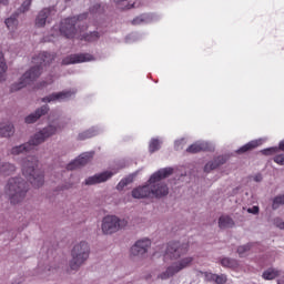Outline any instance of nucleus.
I'll return each mask as SVG.
<instances>
[{
    "label": "nucleus",
    "mask_w": 284,
    "mask_h": 284,
    "mask_svg": "<svg viewBox=\"0 0 284 284\" xmlns=\"http://www.w3.org/2000/svg\"><path fill=\"white\" fill-rule=\"evenodd\" d=\"M69 187H72V184H69V185L65 186L67 190H68Z\"/></svg>",
    "instance_id": "48"
},
{
    "label": "nucleus",
    "mask_w": 284,
    "mask_h": 284,
    "mask_svg": "<svg viewBox=\"0 0 284 284\" xmlns=\"http://www.w3.org/2000/svg\"><path fill=\"white\" fill-rule=\"evenodd\" d=\"M190 252V245L183 242H171L168 244L165 256L171 258L173 262L166 267L165 271L158 274L159 281H169L172 276H176L179 272L187 270L192 263H194V257L185 255Z\"/></svg>",
    "instance_id": "1"
},
{
    "label": "nucleus",
    "mask_w": 284,
    "mask_h": 284,
    "mask_svg": "<svg viewBox=\"0 0 284 284\" xmlns=\"http://www.w3.org/2000/svg\"><path fill=\"white\" fill-rule=\"evenodd\" d=\"M274 163L277 165H284V153L277 154L273 158Z\"/></svg>",
    "instance_id": "39"
},
{
    "label": "nucleus",
    "mask_w": 284,
    "mask_h": 284,
    "mask_svg": "<svg viewBox=\"0 0 284 284\" xmlns=\"http://www.w3.org/2000/svg\"><path fill=\"white\" fill-rule=\"evenodd\" d=\"M214 284H225L227 283V275L225 274H215V281L213 282Z\"/></svg>",
    "instance_id": "36"
},
{
    "label": "nucleus",
    "mask_w": 284,
    "mask_h": 284,
    "mask_svg": "<svg viewBox=\"0 0 284 284\" xmlns=\"http://www.w3.org/2000/svg\"><path fill=\"white\" fill-rule=\"evenodd\" d=\"M134 181V174L132 175H129L124 179H122L118 185H116V190L121 191L123 190L124 187H128V185H130V183H132Z\"/></svg>",
    "instance_id": "29"
},
{
    "label": "nucleus",
    "mask_w": 284,
    "mask_h": 284,
    "mask_svg": "<svg viewBox=\"0 0 284 284\" xmlns=\"http://www.w3.org/2000/svg\"><path fill=\"white\" fill-rule=\"evenodd\" d=\"M103 130L99 126H92L85 131H82L78 134V141H85L92 139L93 136H99Z\"/></svg>",
    "instance_id": "19"
},
{
    "label": "nucleus",
    "mask_w": 284,
    "mask_h": 284,
    "mask_svg": "<svg viewBox=\"0 0 284 284\" xmlns=\"http://www.w3.org/2000/svg\"><path fill=\"white\" fill-rule=\"evenodd\" d=\"M80 37H83L85 41H98V39L101 37V34L98 31H93L91 33H87L85 36L80 34Z\"/></svg>",
    "instance_id": "31"
},
{
    "label": "nucleus",
    "mask_w": 284,
    "mask_h": 284,
    "mask_svg": "<svg viewBox=\"0 0 284 284\" xmlns=\"http://www.w3.org/2000/svg\"><path fill=\"white\" fill-rule=\"evenodd\" d=\"M141 23H150V16L142 14L133 20L134 26H139Z\"/></svg>",
    "instance_id": "32"
},
{
    "label": "nucleus",
    "mask_w": 284,
    "mask_h": 284,
    "mask_svg": "<svg viewBox=\"0 0 284 284\" xmlns=\"http://www.w3.org/2000/svg\"><path fill=\"white\" fill-rule=\"evenodd\" d=\"M97 10H101V6L97 4L95 6Z\"/></svg>",
    "instance_id": "47"
},
{
    "label": "nucleus",
    "mask_w": 284,
    "mask_h": 284,
    "mask_svg": "<svg viewBox=\"0 0 284 284\" xmlns=\"http://www.w3.org/2000/svg\"><path fill=\"white\" fill-rule=\"evenodd\" d=\"M55 10L54 7L44 8L42 9L36 19V26L37 28H43L47 23H50V17L54 14Z\"/></svg>",
    "instance_id": "16"
},
{
    "label": "nucleus",
    "mask_w": 284,
    "mask_h": 284,
    "mask_svg": "<svg viewBox=\"0 0 284 284\" xmlns=\"http://www.w3.org/2000/svg\"><path fill=\"white\" fill-rule=\"evenodd\" d=\"M130 8H134V4H131L130 7H128V9H130Z\"/></svg>",
    "instance_id": "49"
},
{
    "label": "nucleus",
    "mask_w": 284,
    "mask_h": 284,
    "mask_svg": "<svg viewBox=\"0 0 284 284\" xmlns=\"http://www.w3.org/2000/svg\"><path fill=\"white\" fill-rule=\"evenodd\" d=\"M172 174H174V169L164 168L154 172L150 176L149 183L151 187L152 199H161V196H168V194H170V189L168 187V184H165V182H163L162 180L168 179V176H172Z\"/></svg>",
    "instance_id": "6"
},
{
    "label": "nucleus",
    "mask_w": 284,
    "mask_h": 284,
    "mask_svg": "<svg viewBox=\"0 0 284 284\" xmlns=\"http://www.w3.org/2000/svg\"><path fill=\"white\" fill-rule=\"evenodd\" d=\"M226 161H227V158L221 155V156L216 158L215 160L206 163L204 166V172H212V170H216V168H219V165H223V163H225Z\"/></svg>",
    "instance_id": "22"
},
{
    "label": "nucleus",
    "mask_w": 284,
    "mask_h": 284,
    "mask_svg": "<svg viewBox=\"0 0 284 284\" xmlns=\"http://www.w3.org/2000/svg\"><path fill=\"white\" fill-rule=\"evenodd\" d=\"M39 168V158L29 155L22 161V174L33 187H43L45 174Z\"/></svg>",
    "instance_id": "4"
},
{
    "label": "nucleus",
    "mask_w": 284,
    "mask_h": 284,
    "mask_svg": "<svg viewBox=\"0 0 284 284\" xmlns=\"http://www.w3.org/2000/svg\"><path fill=\"white\" fill-rule=\"evenodd\" d=\"M131 196L133 199H152V191L150 186V180L140 186L132 190Z\"/></svg>",
    "instance_id": "15"
},
{
    "label": "nucleus",
    "mask_w": 284,
    "mask_h": 284,
    "mask_svg": "<svg viewBox=\"0 0 284 284\" xmlns=\"http://www.w3.org/2000/svg\"><path fill=\"white\" fill-rule=\"evenodd\" d=\"M90 243L87 241L75 242L71 248V260L69 267L72 272H79L82 265L90 258Z\"/></svg>",
    "instance_id": "7"
},
{
    "label": "nucleus",
    "mask_w": 284,
    "mask_h": 284,
    "mask_svg": "<svg viewBox=\"0 0 284 284\" xmlns=\"http://www.w3.org/2000/svg\"><path fill=\"white\" fill-rule=\"evenodd\" d=\"M4 23H6L9 32H17V29L19 28V19H17V13L7 18L4 20Z\"/></svg>",
    "instance_id": "24"
},
{
    "label": "nucleus",
    "mask_w": 284,
    "mask_h": 284,
    "mask_svg": "<svg viewBox=\"0 0 284 284\" xmlns=\"http://www.w3.org/2000/svg\"><path fill=\"white\" fill-rule=\"evenodd\" d=\"M94 156V152H85L82 153L80 156H78L75 160L70 162L67 165L68 170H77L78 168H81L83 165H87V163H90L92 161V158Z\"/></svg>",
    "instance_id": "14"
},
{
    "label": "nucleus",
    "mask_w": 284,
    "mask_h": 284,
    "mask_svg": "<svg viewBox=\"0 0 284 284\" xmlns=\"http://www.w3.org/2000/svg\"><path fill=\"white\" fill-rule=\"evenodd\" d=\"M186 143H187V140L185 138L178 139L174 142V148L175 150H183Z\"/></svg>",
    "instance_id": "35"
},
{
    "label": "nucleus",
    "mask_w": 284,
    "mask_h": 284,
    "mask_svg": "<svg viewBox=\"0 0 284 284\" xmlns=\"http://www.w3.org/2000/svg\"><path fill=\"white\" fill-rule=\"evenodd\" d=\"M114 1V3H123V1H125V0H113Z\"/></svg>",
    "instance_id": "45"
},
{
    "label": "nucleus",
    "mask_w": 284,
    "mask_h": 284,
    "mask_svg": "<svg viewBox=\"0 0 284 284\" xmlns=\"http://www.w3.org/2000/svg\"><path fill=\"white\" fill-rule=\"evenodd\" d=\"M50 112V106H48V104H44L42 106H40L39 109L36 110V112L29 114L24 121L26 123L30 124V123H37L41 116H45V114Z\"/></svg>",
    "instance_id": "17"
},
{
    "label": "nucleus",
    "mask_w": 284,
    "mask_h": 284,
    "mask_svg": "<svg viewBox=\"0 0 284 284\" xmlns=\"http://www.w3.org/2000/svg\"><path fill=\"white\" fill-rule=\"evenodd\" d=\"M32 6V0H24L20 7V12H28Z\"/></svg>",
    "instance_id": "37"
},
{
    "label": "nucleus",
    "mask_w": 284,
    "mask_h": 284,
    "mask_svg": "<svg viewBox=\"0 0 284 284\" xmlns=\"http://www.w3.org/2000/svg\"><path fill=\"white\" fill-rule=\"evenodd\" d=\"M204 278L205 281H209V283H214L215 278H216V274L211 273V272H204Z\"/></svg>",
    "instance_id": "38"
},
{
    "label": "nucleus",
    "mask_w": 284,
    "mask_h": 284,
    "mask_svg": "<svg viewBox=\"0 0 284 284\" xmlns=\"http://www.w3.org/2000/svg\"><path fill=\"white\" fill-rule=\"evenodd\" d=\"M103 130L99 126H92L85 131H82L78 134V141H85L92 139L93 136H99Z\"/></svg>",
    "instance_id": "18"
},
{
    "label": "nucleus",
    "mask_w": 284,
    "mask_h": 284,
    "mask_svg": "<svg viewBox=\"0 0 284 284\" xmlns=\"http://www.w3.org/2000/svg\"><path fill=\"white\" fill-rule=\"evenodd\" d=\"M4 192L9 197V201L13 205H17V203H21V201L26 199V194H28V184L23 178H11L7 182Z\"/></svg>",
    "instance_id": "8"
},
{
    "label": "nucleus",
    "mask_w": 284,
    "mask_h": 284,
    "mask_svg": "<svg viewBox=\"0 0 284 284\" xmlns=\"http://www.w3.org/2000/svg\"><path fill=\"white\" fill-rule=\"evenodd\" d=\"M205 150H212V144H210V142L199 141L191 144L186 149V152H190L191 154H196V152H203Z\"/></svg>",
    "instance_id": "21"
},
{
    "label": "nucleus",
    "mask_w": 284,
    "mask_h": 284,
    "mask_svg": "<svg viewBox=\"0 0 284 284\" xmlns=\"http://www.w3.org/2000/svg\"><path fill=\"white\" fill-rule=\"evenodd\" d=\"M0 4L1 6H9L10 4V0H0Z\"/></svg>",
    "instance_id": "44"
},
{
    "label": "nucleus",
    "mask_w": 284,
    "mask_h": 284,
    "mask_svg": "<svg viewBox=\"0 0 284 284\" xmlns=\"http://www.w3.org/2000/svg\"><path fill=\"white\" fill-rule=\"evenodd\" d=\"M251 180L255 181V183H261V181H263V175H261V173H257L255 175H252Z\"/></svg>",
    "instance_id": "41"
},
{
    "label": "nucleus",
    "mask_w": 284,
    "mask_h": 284,
    "mask_svg": "<svg viewBox=\"0 0 284 284\" xmlns=\"http://www.w3.org/2000/svg\"><path fill=\"white\" fill-rule=\"evenodd\" d=\"M85 19H88L87 13L73 18H67L61 22L60 27H53V34L55 37L62 34L63 37H67V39L79 37V34L85 30V27H82L81 29L82 21Z\"/></svg>",
    "instance_id": "5"
},
{
    "label": "nucleus",
    "mask_w": 284,
    "mask_h": 284,
    "mask_svg": "<svg viewBox=\"0 0 284 284\" xmlns=\"http://www.w3.org/2000/svg\"><path fill=\"white\" fill-rule=\"evenodd\" d=\"M3 129H0V136H8L9 134H12V129L8 126V131L3 132Z\"/></svg>",
    "instance_id": "42"
},
{
    "label": "nucleus",
    "mask_w": 284,
    "mask_h": 284,
    "mask_svg": "<svg viewBox=\"0 0 284 284\" xmlns=\"http://www.w3.org/2000/svg\"><path fill=\"white\" fill-rule=\"evenodd\" d=\"M281 205H284V194L277 195L273 200V210H278V207H281Z\"/></svg>",
    "instance_id": "33"
},
{
    "label": "nucleus",
    "mask_w": 284,
    "mask_h": 284,
    "mask_svg": "<svg viewBox=\"0 0 284 284\" xmlns=\"http://www.w3.org/2000/svg\"><path fill=\"white\" fill-rule=\"evenodd\" d=\"M8 80V64L3 54L0 52V83H6Z\"/></svg>",
    "instance_id": "23"
},
{
    "label": "nucleus",
    "mask_w": 284,
    "mask_h": 284,
    "mask_svg": "<svg viewBox=\"0 0 284 284\" xmlns=\"http://www.w3.org/2000/svg\"><path fill=\"white\" fill-rule=\"evenodd\" d=\"M221 265L223 267H231L232 270H235V267H239V261L230 257H224L221 260Z\"/></svg>",
    "instance_id": "28"
},
{
    "label": "nucleus",
    "mask_w": 284,
    "mask_h": 284,
    "mask_svg": "<svg viewBox=\"0 0 284 284\" xmlns=\"http://www.w3.org/2000/svg\"><path fill=\"white\" fill-rule=\"evenodd\" d=\"M248 214H258V206L247 209Z\"/></svg>",
    "instance_id": "43"
},
{
    "label": "nucleus",
    "mask_w": 284,
    "mask_h": 284,
    "mask_svg": "<svg viewBox=\"0 0 284 284\" xmlns=\"http://www.w3.org/2000/svg\"><path fill=\"white\" fill-rule=\"evenodd\" d=\"M263 278L265 281H274L278 276V271L276 268H268L263 273Z\"/></svg>",
    "instance_id": "30"
},
{
    "label": "nucleus",
    "mask_w": 284,
    "mask_h": 284,
    "mask_svg": "<svg viewBox=\"0 0 284 284\" xmlns=\"http://www.w3.org/2000/svg\"><path fill=\"white\" fill-rule=\"evenodd\" d=\"M277 284H284V277L277 281Z\"/></svg>",
    "instance_id": "46"
},
{
    "label": "nucleus",
    "mask_w": 284,
    "mask_h": 284,
    "mask_svg": "<svg viewBox=\"0 0 284 284\" xmlns=\"http://www.w3.org/2000/svg\"><path fill=\"white\" fill-rule=\"evenodd\" d=\"M94 61V55L90 53L71 54L62 60L63 65H72L74 63H88Z\"/></svg>",
    "instance_id": "13"
},
{
    "label": "nucleus",
    "mask_w": 284,
    "mask_h": 284,
    "mask_svg": "<svg viewBox=\"0 0 284 284\" xmlns=\"http://www.w3.org/2000/svg\"><path fill=\"white\" fill-rule=\"evenodd\" d=\"M54 55L42 52L37 58H33L34 67L28 70L19 80L11 85V92H18V90H23L27 85H30L33 81H37L41 77V70L43 65L52 63Z\"/></svg>",
    "instance_id": "3"
},
{
    "label": "nucleus",
    "mask_w": 284,
    "mask_h": 284,
    "mask_svg": "<svg viewBox=\"0 0 284 284\" xmlns=\"http://www.w3.org/2000/svg\"><path fill=\"white\" fill-rule=\"evenodd\" d=\"M163 144V139L152 138L149 142V152L154 154V152H159L161 150V145Z\"/></svg>",
    "instance_id": "26"
},
{
    "label": "nucleus",
    "mask_w": 284,
    "mask_h": 284,
    "mask_svg": "<svg viewBox=\"0 0 284 284\" xmlns=\"http://www.w3.org/2000/svg\"><path fill=\"white\" fill-rule=\"evenodd\" d=\"M61 132V124L58 122H51L47 126L40 129L38 132H36L28 142L13 146L10 150V154L12 156H19V154H26V152H32L34 148L41 145V143H45L48 139L54 136V134H58Z\"/></svg>",
    "instance_id": "2"
},
{
    "label": "nucleus",
    "mask_w": 284,
    "mask_h": 284,
    "mask_svg": "<svg viewBox=\"0 0 284 284\" xmlns=\"http://www.w3.org/2000/svg\"><path fill=\"white\" fill-rule=\"evenodd\" d=\"M267 141V138H260L257 140H252L251 142L244 144L242 148L237 150V154H243L245 152H250V150H254L255 148H258L260 145H263Z\"/></svg>",
    "instance_id": "20"
},
{
    "label": "nucleus",
    "mask_w": 284,
    "mask_h": 284,
    "mask_svg": "<svg viewBox=\"0 0 284 284\" xmlns=\"http://www.w3.org/2000/svg\"><path fill=\"white\" fill-rule=\"evenodd\" d=\"M274 225H276V227H278L280 230H284V222L278 217L274 220Z\"/></svg>",
    "instance_id": "40"
},
{
    "label": "nucleus",
    "mask_w": 284,
    "mask_h": 284,
    "mask_svg": "<svg viewBox=\"0 0 284 284\" xmlns=\"http://www.w3.org/2000/svg\"><path fill=\"white\" fill-rule=\"evenodd\" d=\"M151 245H152V242H150L149 239H144L135 242L131 247L132 256H139L140 258H143V256L148 254V251L150 250Z\"/></svg>",
    "instance_id": "12"
},
{
    "label": "nucleus",
    "mask_w": 284,
    "mask_h": 284,
    "mask_svg": "<svg viewBox=\"0 0 284 284\" xmlns=\"http://www.w3.org/2000/svg\"><path fill=\"white\" fill-rule=\"evenodd\" d=\"M219 227L221 230H227V227H234V220L230 215H222L219 219Z\"/></svg>",
    "instance_id": "25"
},
{
    "label": "nucleus",
    "mask_w": 284,
    "mask_h": 284,
    "mask_svg": "<svg viewBox=\"0 0 284 284\" xmlns=\"http://www.w3.org/2000/svg\"><path fill=\"white\" fill-rule=\"evenodd\" d=\"M116 174V171H104L89 176L84 180V185H99V183H105L110 181Z\"/></svg>",
    "instance_id": "11"
},
{
    "label": "nucleus",
    "mask_w": 284,
    "mask_h": 284,
    "mask_svg": "<svg viewBox=\"0 0 284 284\" xmlns=\"http://www.w3.org/2000/svg\"><path fill=\"white\" fill-rule=\"evenodd\" d=\"M77 94V90H67L58 93H52L50 95H47L42 98V103H59L61 101H68L72 99Z\"/></svg>",
    "instance_id": "10"
},
{
    "label": "nucleus",
    "mask_w": 284,
    "mask_h": 284,
    "mask_svg": "<svg viewBox=\"0 0 284 284\" xmlns=\"http://www.w3.org/2000/svg\"><path fill=\"white\" fill-rule=\"evenodd\" d=\"M252 250V244H244L237 247V254L239 256H245L246 252H250Z\"/></svg>",
    "instance_id": "34"
},
{
    "label": "nucleus",
    "mask_w": 284,
    "mask_h": 284,
    "mask_svg": "<svg viewBox=\"0 0 284 284\" xmlns=\"http://www.w3.org/2000/svg\"><path fill=\"white\" fill-rule=\"evenodd\" d=\"M2 128V130H1ZM8 128L11 129V133H9L8 135H0L4 139H10V136H13L14 135V124H12L11 122H1L0 123V130L1 132H8Z\"/></svg>",
    "instance_id": "27"
},
{
    "label": "nucleus",
    "mask_w": 284,
    "mask_h": 284,
    "mask_svg": "<svg viewBox=\"0 0 284 284\" xmlns=\"http://www.w3.org/2000/svg\"><path fill=\"white\" fill-rule=\"evenodd\" d=\"M124 227H128V220L120 219L116 215L104 216L101 224L102 234H105L106 236L116 234V232Z\"/></svg>",
    "instance_id": "9"
}]
</instances>
